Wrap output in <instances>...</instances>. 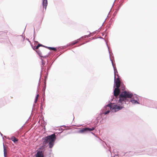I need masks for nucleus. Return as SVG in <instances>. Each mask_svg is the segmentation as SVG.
Segmentation results:
<instances>
[{
	"instance_id": "nucleus-9",
	"label": "nucleus",
	"mask_w": 157,
	"mask_h": 157,
	"mask_svg": "<svg viewBox=\"0 0 157 157\" xmlns=\"http://www.w3.org/2000/svg\"><path fill=\"white\" fill-rule=\"evenodd\" d=\"M3 147L4 156L5 157H6L7 155V150L6 147L4 146V145H3Z\"/></svg>"
},
{
	"instance_id": "nucleus-18",
	"label": "nucleus",
	"mask_w": 157,
	"mask_h": 157,
	"mask_svg": "<svg viewBox=\"0 0 157 157\" xmlns=\"http://www.w3.org/2000/svg\"><path fill=\"white\" fill-rule=\"evenodd\" d=\"M109 112H110V111L109 110H108L107 112H105V114H107L109 113Z\"/></svg>"
},
{
	"instance_id": "nucleus-8",
	"label": "nucleus",
	"mask_w": 157,
	"mask_h": 157,
	"mask_svg": "<svg viewBox=\"0 0 157 157\" xmlns=\"http://www.w3.org/2000/svg\"><path fill=\"white\" fill-rule=\"evenodd\" d=\"M47 0H43V6L44 8L46 9L47 6Z\"/></svg>"
},
{
	"instance_id": "nucleus-11",
	"label": "nucleus",
	"mask_w": 157,
	"mask_h": 157,
	"mask_svg": "<svg viewBox=\"0 0 157 157\" xmlns=\"http://www.w3.org/2000/svg\"><path fill=\"white\" fill-rule=\"evenodd\" d=\"M48 49L51 50H53L54 51H56L57 49L56 48L50 47H47Z\"/></svg>"
},
{
	"instance_id": "nucleus-7",
	"label": "nucleus",
	"mask_w": 157,
	"mask_h": 157,
	"mask_svg": "<svg viewBox=\"0 0 157 157\" xmlns=\"http://www.w3.org/2000/svg\"><path fill=\"white\" fill-rule=\"evenodd\" d=\"M35 157H44L43 153L42 151H38Z\"/></svg>"
},
{
	"instance_id": "nucleus-21",
	"label": "nucleus",
	"mask_w": 157,
	"mask_h": 157,
	"mask_svg": "<svg viewBox=\"0 0 157 157\" xmlns=\"http://www.w3.org/2000/svg\"><path fill=\"white\" fill-rule=\"evenodd\" d=\"M42 69H43V66H42Z\"/></svg>"
},
{
	"instance_id": "nucleus-1",
	"label": "nucleus",
	"mask_w": 157,
	"mask_h": 157,
	"mask_svg": "<svg viewBox=\"0 0 157 157\" xmlns=\"http://www.w3.org/2000/svg\"><path fill=\"white\" fill-rule=\"evenodd\" d=\"M133 96L132 93L125 90L121 93L119 96V99L118 102L121 103H126L128 101V98H131Z\"/></svg>"
},
{
	"instance_id": "nucleus-19",
	"label": "nucleus",
	"mask_w": 157,
	"mask_h": 157,
	"mask_svg": "<svg viewBox=\"0 0 157 157\" xmlns=\"http://www.w3.org/2000/svg\"><path fill=\"white\" fill-rule=\"evenodd\" d=\"M39 96V94H37L36 96V98L38 99Z\"/></svg>"
},
{
	"instance_id": "nucleus-4",
	"label": "nucleus",
	"mask_w": 157,
	"mask_h": 157,
	"mask_svg": "<svg viewBox=\"0 0 157 157\" xmlns=\"http://www.w3.org/2000/svg\"><path fill=\"white\" fill-rule=\"evenodd\" d=\"M114 87H116V88H119L120 87L121 85V80L120 78L118 77L116 78V76L114 75Z\"/></svg>"
},
{
	"instance_id": "nucleus-13",
	"label": "nucleus",
	"mask_w": 157,
	"mask_h": 157,
	"mask_svg": "<svg viewBox=\"0 0 157 157\" xmlns=\"http://www.w3.org/2000/svg\"><path fill=\"white\" fill-rule=\"evenodd\" d=\"M120 87L122 90H124L125 89V86L123 84H121Z\"/></svg>"
},
{
	"instance_id": "nucleus-3",
	"label": "nucleus",
	"mask_w": 157,
	"mask_h": 157,
	"mask_svg": "<svg viewBox=\"0 0 157 157\" xmlns=\"http://www.w3.org/2000/svg\"><path fill=\"white\" fill-rule=\"evenodd\" d=\"M107 106L109 107L110 110L113 112H116L121 109L124 108L123 106H120L117 105H113L111 104H108Z\"/></svg>"
},
{
	"instance_id": "nucleus-12",
	"label": "nucleus",
	"mask_w": 157,
	"mask_h": 157,
	"mask_svg": "<svg viewBox=\"0 0 157 157\" xmlns=\"http://www.w3.org/2000/svg\"><path fill=\"white\" fill-rule=\"evenodd\" d=\"M130 101L133 104H136V103L139 104V103L138 102H137L135 100H133V99L131 100Z\"/></svg>"
},
{
	"instance_id": "nucleus-20",
	"label": "nucleus",
	"mask_w": 157,
	"mask_h": 157,
	"mask_svg": "<svg viewBox=\"0 0 157 157\" xmlns=\"http://www.w3.org/2000/svg\"><path fill=\"white\" fill-rule=\"evenodd\" d=\"M37 99H36V98L35 99V103H36L37 100Z\"/></svg>"
},
{
	"instance_id": "nucleus-16",
	"label": "nucleus",
	"mask_w": 157,
	"mask_h": 157,
	"mask_svg": "<svg viewBox=\"0 0 157 157\" xmlns=\"http://www.w3.org/2000/svg\"><path fill=\"white\" fill-rule=\"evenodd\" d=\"M42 46V44H38V45L36 47V49H38L40 46Z\"/></svg>"
},
{
	"instance_id": "nucleus-2",
	"label": "nucleus",
	"mask_w": 157,
	"mask_h": 157,
	"mask_svg": "<svg viewBox=\"0 0 157 157\" xmlns=\"http://www.w3.org/2000/svg\"><path fill=\"white\" fill-rule=\"evenodd\" d=\"M56 139L55 134L48 136L43 139V144L45 145L49 143V147L51 148L53 147Z\"/></svg>"
},
{
	"instance_id": "nucleus-15",
	"label": "nucleus",
	"mask_w": 157,
	"mask_h": 157,
	"mask_svg": "<svg viewBox=\"0 0 157 157\" xmlns=\"http://www.w3.org/2000/svg\"><path fill=\"white\" fill-rule=\"evenodd\" d=\"M36 52H37V53L41 57H44V56H42V54H41V52H40V51H39V50H37V51H36ZM44 57H45L44 56Z\"/></svg>"
},
{
	"instance_id": "nucleus-6",
	"label": "nucleus",
	"mask_w": 157,
	"mask_h": 157,
	"mask_svg": "<svg viewBox=\"0 0 157 157\" xmlns=\"http://www.w3.org/2000/svg\"><path fill=\"white\" fill-rule=\"evenodd\" d=\"M120 93V90L119 88H116L114 90V95L117 97Z\"/></svg>"
},
{
	"instance_id": "nucleus-17",
	"label": "nucleus",
	"mask_w": 157,
	"mask_h": 157,
	"mask_svg": "<svg viewBox=\"0 0 157 157\" xmlns=\"http://www.w3.org/2000/svg\"><path fill=\"white\" fill-rule=\"evenodd\" d=\"M45 62L43 60H42V65L43 66H44V65L45 64Z\"/></svg>"
},
{
	"instance_id": "nucleus-14",
	"label": "nucleus",
	"mask_w": 157,
	"mask_h": 157,
	"mask_svg": "<svg viewBox=\"0 0 157 157\" xmlns=\"http://www.w3.org/2000/svg\"><path fill=\"white\" fill-rule=\"evenodd\" d=\"M78 41V40H75L72 42L71 44L72 45H73L77 43Z\"/></svg>"
},
{
	"instance_id": "nucleus-5",
	"label": "nucleus",
	"mask_w": 157,
	"mask_h": 157,
	"mask_svg": "<svg viewBox=\"0 0 157 157\" xmlns=\"http://www.w3.org/2000/svg\"><path fill=\"white\" fill-rule=\"evenodd\" d=\"M94 128H83L82 129H81L79 132H80L82 133L84 132H87L88 131H92L94 130Z\"/></svg>"
},
{
	"instance_id": "nucleus-10",
	"label": "nucleus",
	"mask_w": 157,
	"mask_h": 157,
	"mask_svg": "<svg viewBox=\"0 0 157 157\" xmlns=\"http://www.w3.org/2000/svg\"><path fill=\"white\" fill-rule=\"evenodd\" d=\"M11 139L13 141L14 143H16L18 140V139L14 137H12L11 138Z\"/></svg>"
}]
</instances>
